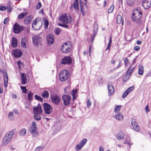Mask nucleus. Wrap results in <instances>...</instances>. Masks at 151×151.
<instances>
[{"mask_svg": "<svg viewBox=\"0 0 151 151\" xmlns=\"http://www.w3.org/2000/svg\"><path fill=\"white\" fill-rule=\"evenodd\" d=\"M142 13L141 9L139 7H137L133 11L132 19L134 22L137 23L138 26H140L142 24V20L141 19L142 16Z\"/></svg>", "mask_w": 151, "mask_h": 151, "instance_id": "nucleus-1", "label": "nucleus"}, {"mask_svg": "<svg viewBox=\"0 0 151 151\" xmlns=\"http://www.w3.org/2000/svg\"><path fill=\"white\" fill-rule=\"evenodd\" d=\"M72 46L69 42H65L63 44L61 47L62 51L64 53H67L71 50Z\"/></svg>", "mask_w": 151, "mask_h": 151, "instance_id": "nucleus-2", "label": "nucleus"}, {"mask_svg": "<svg viewBox=\"0 0 151 151\" xmlns=\"http://www.w3.org/2000/svg\"><path fill=\"white\" fill-rule=\"evenodd\" d=\"M13 134V132H8L6 134L3 139V145H5L9 142L12 137Z\"/></svg>", "mask_w": 151, "mask_h": 151, "instance_id": "nucleus-3", "label": "nucleus"}, {"mask_svg": "<svg viewBox=\"0 0 151 151\" xmlns=\"http://www.w3.org/2000/svg\"><path fill=\"white\" fill-rule=\"evenodd\" d=\"M69 72L67 70H63L60 72L59 75L60 80L63 81L66 80L68 77Z\"/></svg>", "mask_w": 151, "mask_h": 151, "instance_id": "nucleus-4", "label": "nucleus"}, {"mask_svg": "<svg viewBox=\"0 0 151 151\" xmlns=\"http://www.w3.org/2000/svg\"><path fill=\"white\" fill-rule=\"evenodd\" d=\"M43 106L46 114H49L52 112V108L50 104L47 103H45L43 104Z\"/></svg>", "mask_w": 151, "mask_h": 151, "instance_id": "nucleus-5", "label": "nucleus"}, {"mask_svg": "<svg viewBox=\"0 0 151 151\" xmlns=\"http://www.w3.org/2000/svg\"><path fill=\"white\" fill-rule=\"evenodd\" d=\"M23 29V27L20 26L17 23H16L13 26V32L15 34L20 33Z\"/></svg>", "mask_w": 151, "mask_h": 151, "instance_id": "nucleus-6", "label": "nucleus"}, {"mask_svg": "<svg viewBox=\"0 0 151 151\" xmlns=\"http://www.w3.org/2000/svg\"><path fill=\"white\" fill-rule=\"evenodd\" d=\"M51 99L52 103L56 105H58L60 102L59 97L56 94H54L51 96Z\"/></svg>", "mask_w": 151, "mask_h": 151, "instance_id": "nucleus-7", "label": "nucleus"}, {"mask_svg": "<svg viewBox=\"0 0 151 151\" xmlns=\"http://www.w3.org/2000/svg\"><path fill=\"white\" fill-rule=\"evenodd\" d=\"M108 93L109 96H112L114 93V89L113 86L112 85V82H109L108 83Z\"/></svg>", "mask_w": 151, "mask_h": 151, "instance_id": "nucleus-8", "label": "nucleus"}, {"mask_svg": "<svg viewBox=\"0 0 151 151\" xmlns=\"http://www.w3.org/2000/svg\"><path fill=\"white\" fill-rule=\"evenodd\" d=\"M62 98L65 106H67L69 104L71 99V97L70 96L64 95L63 96Z\"/></svg>", "mask_w": 151, "mask_h": 151, "instance_id": "nucleus-9", "label": "nucleus"}, {"mask_svg": "<svg viewBox=\"0 0 151 151\" xmlns=\"http://www.w3.org/2000/svg\"><path fill=\"white\" fill-rule=\"evenodd\" d=\"M12 54L16 58L21 57L22 55V52L19 49H14L12 51Z\"/></svg>", "mask_w": 151, "mask_h": 151, "instance_id": "nucleus-10", "label": "nucleus"}, {"mask_svg": "<svg viewBox=\"0 0 151 151\" xmlns=\"http://www.w3.org/2000/svg\"><path fill=\"white\" fill-rule=\"evenodd\" d=\"M72 59L69 56H65L61 60V63L63 64H70L72 63Z\"/></svg>", "mask_w": 151, "mask_h": 151, "instance_id": "nucleus-11", "label": "nucleus"}, {"mask_svg": "<svg viewBox=\"0 0 151 151\" xmlns=\"http://www.w3.org/2000/svg\"><path fill=\"white\" fill-rule=\"evenodd\" d=\"M68 17L66 14H62L60 17L59 20L61 22L65 24H68Z\"/></svg>", "mask_w": 151, "mask_h": 151, "instance_id": "nucleus-12", "label": "nucleus"}, {"mask_svg": "<svg viewBox=\"0 0 151 151\" xmlns=\"http://www.w3.org/2000/svg\"><path fill=\"white\" fill-rule=\"evenodd\" d=\"M142 5L145 9H147L151 6V0H144Z\"/></svg>", "mask_w": 151, "mask_h": 151, "instance_id": "nucleus-13", "label": "nucleus"}, {"mask_svg": "<svg viewBox=\"0 0 151 151\" xmlns=\"http://www.w3.org/2000/svg\"><path fill=\"white\" fill-rule=\"evenodd\" d=\"M47 40L49 45H51L53 44L54 42V36L52 35H48L47 36Z\"/></svg>", "mask_w": 151, "mask_h": 151, "instance_id": "nucleus-14", "label": "nucleus"}, {"mask_svg": "<svg viewBox=\"0 0 151 151\" xmlns=\"http://www.w3.org/2000/svg\"><path fill=\"white\" fill-rule=\"evenodd\" d=\"M33 111L34 113H37L41 114L42 113V111L41 108V106L40 105V104H38L36 107L33 108Z\"/></svg>", "mask_w": 151, "mask_h": 151, "instance_id": "nucleus-15", "label": "nucleus"}, {"mask_svg": "<svg viewBox=\"0 0 151 151\" xmlns=\"http://www.w3.org/2000/svg\"><path fill=\"white\" fill-rule=\"evenodd\" d=\"M3 76L4 77V86L6 88L7 86L8 77L7 76V72L6 71L5 72L3 70Z\"/></svg>", "mask_w": 151, "mask_h": 151, "instance_id": "nucleus-16", "label": "nucleus"}, {"mask_svg": "<svg viewBox=\"0 0 151 151\" xmlns=\"http://www.w3.org/2000/svg\"><path fill=\"white\" fill-rule=\"evenodd\" d=\"M21 80H22V85H25L27 83V78L25 74L24 73L21 74Z\"/></svg>", "mask_w": 151, "mask_h": 151, "instance_id": "nucleus-17", "label": "nucleus"}, {"mask_svg": "<svg viewBox=\"0 0 151 151\" xmlns=\"http://www.w3.org/2000/svg\"><path fill=\"white\" fill-rule=\"evenodd\" d=\"M11 45L12 47L16 48L17 46V39L14 37H12L11 42Z\"/></svg>", "mask_w": 151, "mask_h": 151, "instance_id": "nucleus-18", "label": "nucleus"}, {"mask_svg": "<svg viewBox=\"0 0 151 151\" xmlns=\"http://www.w3.org/2000/svg\"><path fill=\"white\" fill-rule=\"evenodd\" d=\"M32 19L31 15H29L25 18L24 20V23L27 24H30Z\"/></svg>", "mask_w": 151, "mask_h": 151, "instance_id": "nucleus-19", "label": "nucleus"}, {"mask_svg": "<svg viewBox=\"0 0 151 151\" xmlns=\"http://www.w3.org/2000/svg\"><path fill=\"white\" fill-rule=\"evenodd\" d=\"M114 117L117 120L121 121L122 119L123 116L119 112L117 114L114 115Z\"/></svg>", "mask_w": 151, "mask_h": 151, "instance_id": "nucleus-20", "label": "nucleus"}, {"mask_svg": "<svg viewBox=\"0 0 151 151\" xmlns=\"http://www.w3.org/2000/svg\"><path fill=\"white\" fill-rule=\"evenodd\" d=\"M27 40L25 37L22 38L21 40V45L23 48L26 47Z\"/></svg>", "mask_w": 151, "mask_h": 151, "instance_id": "nucleus-21", "label": "nucleus"}, {"mask_svg": "<svg viewBox=\"0 0 151 151\" xmlns=\"http://www.w3.org/2000/svg\"><path fill=\"white\" fill-rule=\"evenodd\" d=\"M144 72V68L142 65H139L138 70V74L140 75H143Z\"/></svg>", "mask_w": 151, "mask_h": 151, "instance_id": "nucleus-22", "label": "nucleus"}, {"mask_svg": "<svg viewBox=\"0 0 151 151\" xmlns=\"http://www.w3.org/2000/svg\"><path fill=\"white\" fill-rule=\"evenodd\" d=\"M124 134L123 133H118L116 135V137L118 140H121L124 138Z\"/></svg>", "mask_w": 151, "mask_h": 151, "instance_id": "nucleus-23", "label": "nucleus"}, {"mask_svg": "<svg viewBox=\"0 0 151 151\" xmlns=\"http://www.w3.org/2000/svg\"><path fill=\"white\" fill-rule=\"evenodd\" d=\"M84 5L83 4H82L81 1L80 2V6L81 10V12L83 16L85 15V12L83 9Z\"/></svg>", "mask_w": 151, "mask_h": 151, "instance_id": "nucleus-24", "label": "nucleus"}, {"mask_svg": "<svg viewBox=\"0 0 151 151\" xmlns=\"http://www.w3.org/2000/svg\"><path fill=\"white\" fill-rule=\"evenodd\" d=\"M34 118L36 120L39 121L41 119V117L39 116L41 114H40L39 113H38L36 112L34 113Z\"/></svg>", "mask_w": 151, "mask_h": 151, "instance_id": "nucleus-25", "label": "nucleus"}, {"mask_svg": "<svg viewBox=\"0 0 151 151\" xmlns=\"http://www.w3.org/2000/svg\"><path fill=\"white\" fill-rule=\"evenodd\" d=\"M116 22L118 24H121L123 23V20L122 19V16L120 15H118L117 17Z\"/></svg>", "mask_w": 151, "mask_h": 151, "instance_id": "nucleus-26", "label": "nucleus"}, {"mask_svg": "<svg viewBox=\"0 0 151 151\" xmlns=\"http://www.w3.org/2000/svg\"><path fill=\"white\" fill-rule=\"evenodd\" d=\"M131 65L130 66V67H129V68L128 69V70H127V74H128V75L129 76H130L131 75V74H132V73L133 71L135 68V67H133L132 68L130 69V68H131Z\"/></svg>", "mask_w": 151, "mask_h": 151, "instance_id": "nucleus-27", "label": "nucleus"}, {"mask_svg": "<svg viewBox=\"0 0 151 151\" xmlns=\"http://www.w3.org/2000/svg\"><path fill=\"white\" fill-rule=\"evenodd\" d=\"M42 96L44 98H47L49 97V93L47 91H44L42 94Z\"/></svg>", "mask_w": 151, "mask_h": 151, "instance_id": "nucleus-28", "label": "nucleus"}, {"mask_svg": "<svg viewBox=\"0 0 151 151\" xmlns=\"http://www.w3.org/2000/svg\"><path fill=\"white\" fill-rule=\"evenodd\" d=\"M33 93H32L30 91H29V92L28 93L27 95V98L28 99L29 101H32L33 99Z\"/></svg>", "mask_w": 151, "mask_h": 151, "instance_id": "nucleus-29", "label": "nucleus"}, {"mask_svg": "<svg viewBox=\"0 0 151 151\" xmlns=\"http://www.w3.org/2000/svg\"><path fill=\"white\" fill-rule=\"evenodd\" d=\"M98 29V28L97 25L95 24L94 26V30L93 31V35H92L96 36L97 33Z\"/></svg>", "mask_w": 151, "mask_h": 151, "instance_id": "nucleus-30", "label": "nucleus"}, {"mask_svg": "<svg viewBox=\"0 0 151 151\" xmlns=\"http://www.w3.org/2000/svg\"><path fill=\"white\" fill-rule=\"evenodd\" d=\"M8 118L10 120L14 119V116L13 113L11 111L9 112L8 114Z\"/></svg>", "mask_w": 151, "mask_h": 151, "instance_id": "nucleus-31", "label": "nucleus"}, {"mask_svg": "<svg viewBox=\"0 0 151 151\" xmlns=\"http://www.w3.org/2000/svg\"><path fill=\"white\" fill-rule=\"evenodd\" d=\"M45 19L43 20L44 22V28L45 29H47L48 27L49 22L45 18Z\"/></svg>", "mask_w": 151, "mask_h": 151, "instance_id": "nucleus-32", "label": "nucleus"}, {"mask_svg": "<svg viewBox=\"0 0 151 151\" xmlns=\"http://www.w3.org/2000/svg\"><path fill=\"white\" fill-rule=\"evenodd\" d=\"M41 40V38L39 39H37V40H33V44L37 46L38 45L39 43H40Z\"/></svg>", "mask_w": 151, "mask_h": 151, "instance_id": "nucleus-33", "label": "nucleus"}, {"mask_svg": "<svg viewBox=\"0 0 151 151\" xmlns=\"http://www.w3.org/2000/svg\"><path fill=\"white\" fill-rule=\"evenodd\" d=\"M27 132L26 130L25 129H22L20 132V135L21 136L25 135Z\"/></svg>", "mask_w": 151, "mask_h": 151, "instance_id": "nucleus-34", "label": "nucleus"}, {"mask_svg": "<svg viewBox=\"0 0 151 151\" xmlns=\"http://www.w3.org/2000/svg\"><path fill=\"white\" fill-rule=\"evenodd\" d=\"M73 6L75 10L77 11L79 10L78 3H73Z\"/></svg>", "mask_w": 151, "mask_h": 151, "instance_id": "nucleus-35", "label": "nucleus"}, {"mask_svg": "<svg viewBox=\"0 0 151 151\" xmlns=\"http://www.w3.org/2000/svg\"><path fill=\"white\" fill-rule=\"evenodd\" d=\"M87 141L86 139H84L80 142L79 144H80L82 147H83L87 142Z\"/></svg>", "mask_w": 151, "mask_h": 151, "instance_id": "nucleus-36", "label": "nucleus"}, {"mask_svg": "<svg viewBox=\"0 0 151 151\" xmlns=\"http://www.w3.org/2000/svg\"><path fill=\"white\" fill-rule=\"evenodd\" d=\"M35 98L36 100L39 101L41 102H42L43 101V99L40 96H39L37 95H35Z\"/></svg>", "mask_w": 151, "mask_h": 151, "instance_id": "nucleus-37", "label": "nucleus"}, {"mask_svg": "<svg viewBox=\"0 0 151 151\" xmlns=\"http://www.w3.org/2000/svg\"><path fill=\"white\" fill-rule=\"evenodd\" d=\"M27 14V12L22 13L19 15L18 18L19 19H22Z\"/></svg>", "mask_w": 151, "mask_h": 151, "instance_id": "nucleus-38", "label": "nucleus"}, {"mask_svg": "<svg viewBox=\"0 0 151 151\" xmlns=\"http://www.w3.org/2000/svg\"><path fill=\"white\" fill-rule=\"evenodd\" d=\"M134 129L136 131H138L139 129V126L138 124L137 125L134 124V125H132Z\"/></svg>", "mask_w": 151, "mask_h": 151, "instance_id": "nucleus-39", "label": "nucleus"}, {"mask_svg": "<svg viewBox=\"0 0 151 151\" xmlns=\"http://www.w3.org/2000/svg\"><path fill=\"white\" fill-rule=\"evenodd\" d=\"M130 139L129 137H127L126 139V141L124 142V144H127L129 145H131L132 144L129 141V139Z\"/></svg>", "mask_w": 151, "mask_h": 151, "instance_id": "nucleus-40", "label": "nucleus"}, {"mask_svg": "<svg viewBox=\"0 0 151 151\" xmlns=\"http://www.w3.org/2000/svg\"><path fill=\"white\" fill-rule=\"evenodd\" d=\"M37 128H34L32 127H30V132L31 134H34L35 132L36 133Z\"/></svg>", "mask_w": 151, "mask_h": 151, "instance_id": "nucleus-41", "label": "nucleus"}, {"mask_svg": "<svg viewBox=\"0 0 151 151\" xmlns=\"http://www.w3.org/2000/svg\"><path fill=\"white\" fill-rule=\"evenodd\" d=\"M80 144H79L77 145L76 147V151H79L83 147Z\"/></svg>", "mask_w": 151, "mask_h": 151, "instance_id": "nucleus-42", "label": "nucleus"}, {"mask_svg": "<svg viewBox=\"0 0 151 151\" xmlns=\"http://www.w3.org/2000/svg\"><path fill=\"white\" fill-rule=\"evenodd\" d=\"M127 4L130 6H132L133 4V0H127Z\"/></svg>", "mask_w": 151, "mask_h": 151, "instance_id": "nucleus-43", "label": "nucleus"}, {"mask_svg": "<svg viewBox=\"0 0 151 151\" xmlns=\"http://www.w3.org/2000/svg\"><path fill=\"white\" fill-rule=\"evenodd\" d=\"M114 8V5L111 6L108 9V12L109 13L112 12Z\"/></svg>", "mask_w": 151, "mask_h": 151, "instance_id": "nucleus-44", "label": "nucleus"}, {"mask_svg": "<svg viewBox=\"0 0 151 151\" xmlns=\"http://www.w3.org/2000/svg\"><path fill=\"white\" fill-rule=\"evenodd\" d=\"M21 88L22 90L23 93H26L27 92V89L25 86H21Z\"/></svg>", "mask_w": 151, "mask_h": 151, "instance_id": "nucleus-45", "label": "nucleus"}, {"mask_svg": "<svg viewBox=\"0 0 151 151\" xmlns=\"http://www.w3.org/2000/svg\"><path fill=\"white\" fill-rule=\"evenodd\" d=\"M121 106L116 105L114 108V111L115 112H118V111H119L121 109Z\"/></svg>", "mask_w": 151, "mask_h": 151, "instance_id": "nucleus-46", "label": "nucleus"}, {"mask_svg": "<svg viewBox=\"0 0 151 151\" xmlns=\"http://www.w3.org/2000/svg\"><path fill=\"white\" fill-rule=\"evenodd\" d=\"M131 123L132 125H134V124L137 125L138 124L136 122V119H131Z\"/></svg>", "mask_w": 151, "mask_h": 151, "instance_id": "nucleus-47", "label": "nucleus"}, {"mask_svg": "<svg viewBox=\"0 0 151 151\" xmlns=\"http://www.w3.org/2000/svg\"><path fill=\"white\" fill-rule=\"evenodd\" d=\"M129 93L128 92V91H127V90H126L123 94L122 97L123 98H125Z\"/></svg>", "mask_w": 151, "mask_h": 151, "instance_id": "nucleus-48", "label": "nucleus"}, {"mask_svg": "<svg viewBox=\"0 0 151 151\" xmlns=\"http://www.w3.org/2000/svg\"><path fill=\"white\" fill-rule=\"evenodd\" d=\"M42 4L40 2H38L36 6V8L37 10L39 9L41 7Z\"/></svg>", "mask_w": 151, "mask_h": 151, "instance_id": "nucleus-49", "label": "nucleus"}, {"mask_svg": "<svg viewBox=\"0 0 151 151\" xmlns=\"http://www.w3.org/2000/svg\"><path fill=\"white\" fill-rule=\"evenodd\" d=\"M77 92V89L75 90L73 89L72 91V93H71V94L73 96V98H74V96L76 94Z\"/></svg>", "mask_w": 151, "mask_h": 151, "instance_id": "nucleus-50", "label": "nucleus"}, {"mask_svg": "<svg viewBox=\"0 0 151 151\" xmlns=\"http://www.w3.org/2000/svg\"><path fill=\"white\" fill-rule=\"evenodd\" d=\"M7 6H1L0 7V10L2 11H4L6 10L7 9Z\"/></svg>", "mask_w": 151, "mask_h": 151, "instance_id": "nucleus-51", "label": "nucleus"}, {"mask_svg": "<svg viewBox=\"0 0 151 151\" xmlns=\"http://www.w3.org/2000/svg\"><path fill=\"white\" fill-rule=\"evenodd\" d=\"M134 88V86H132L129 87L127 90V91H128L129 93L131 91H132Z\"/></svg>", "mask_w": 151, "mask_h": 151, "instance_id": "nucleus-52", "label": "nucleus"}, {"mask_svg": "<svg viewBox=\"0 0 151 151\" xmlns=\"http://www.w3.org/2000/svg\"><path fill=\"white\" fill-rule=\"evenodd\" d=\"M41 38L39 35H35L33 38H32V41L37 40Z\"/></svg>", "mask_w": 151, "mask_h": 151, "instance_id": "nucleus-53", "label": "nucleus"}, {"mask_svg": "<svg viewBox=\"0 0 151 151\" xmlns=\"http://www.w3.org/2000/svg\"><path fill=\"white\" fill-rule=\"evenodd\" d=\"M60 29L58 28H57L55 30V33L57 35H58L60 34Z\"/></svg>", "mask_w": 151, "mask_h": 151, "instance_id": "nucleus-54", "label": "nucleus"}, {"mask_svg": "<svg viewBox=\"0 0 151 151\" xmlns=\"http://www.w3.org/2000/svg\"><path fill=\"white\" fill-rule=\"evenodd\" d=\"M37 19H35L33 22L32 24V27L33 28H35V27L34 26V25H36L37 24Z\"/></svg>", "mask_w": 151, "mask_h": 151, "instance_id": "nucleus-55", "label": "nucleus"}, {"mask_svg": "<svg viewBox=\"0 0 151 151\" xmlns=\"http://www.w3.org/2000/svg\"><path fill=\"white\" fill-rule=\"evenodd\" d=\"M31 127H34V128H37V124L35 122H32V126Z\"/></svg>", "mask_w": 151, "mask_h": 151, "instance_id": "nucleus-56", "label": "nucleus"}, {"mask_svg": "<svg viewBox=\"0 0 151 151\" xmlns=\"http://www.w3.org/2000/svg\"><path fill=\"white\" fill-rule=\"evenodd\" d=\"M73 18L70 16H69L68 17V24L71 23L73 22Z\"/></svg>", "mask_w": 151, "mask_h": 151, "instance_id": "nucleus-57", "label": "nucleus"}, {"mask_svg": "<svg viewBox=\"0 0 151 151\" xmlns=\"http://www.w3.org/2000/svg\"><path fill=\"white\" fill-rule=\"evenodd\" d=\"M9 18H5L4 21L3 23L4 24H6L9 21Z\"/></svg>", "mask_w": 151, "mask_h": 151, "instance_id": "nucleus-58", "label": "nucleus"}, {"mask_svg": "<svg viewBox=\"0 0 151 151\" xmlns=\"http://www.w3.org/2000/svg\"><path fill=\"white\" fill-rule=\"evenodd\" d=\"M124 63L125 64V65L126 66L127 65V64L129 63V59L127 58H126L124 61Z\"/></svg>", "mask_w": 151, "mask_h": 151, "instance_id": "nucleus-59", "label": "nucleus"}, {"mask_svg": "<svg viewBox=\"0 0 151 151\" xmlns=\"http://www.w3.org/2000/svg\"><path fill=\"white\" fill-rule=\"evenodd\" d=\"M122 65V62L120 60H119V64L118 65L116 69H118L119 68H120Z\"/></svg>", "mask_w": 151, "mask_h": 151, "instance_id": "nucleus-60", "label": "nucleus"}, {"mask_svg": "<svg viewBox=\"0 0 151 151\" xmlns=\"http://www.w3.org/2000/svg\"><path fill=\"white\" fill-rule=\"evenodd\" d=\"M87 106L88 108H89L91 105V103L90 102L89 99H88L87 101Z\"/></svg>", "mask_w": 151, "mask_h": 151, "instance_id": "nucleus-61", "label": "nucleus"}, {"mask_svg": "<svg viewBox=\"0 0 151 151\" xmlns=\"http://www.w3.org/2000/svg\"><path fill=\"white\" fill-rule=\"evenodd\" d=\"M138 56H136L135 57V58L133 60H132V62L131 65L132 64H134V63H135L136 62V59L137 57Z\"/></svg>", "mask_w": 151, "mask_h": 151, "instance_id": "nucleus-62", "label": "nucleus"}, {"mask_svg": "<svg viewBox=\"0 0 151 151\" xmlns=\"http://www.w3.org/2000/svg\"><path fill=\"white\" fill-rule=\"evenodd\" d=\"M148 109V105H147L146 106V107L145 108V109L146 110V111L147 113L148 112L150 111V110Z\"/></svg>", "mask_w": 151, "mask_h": 151, "instance_id": "nucleus-63", "label": "nucleus"}, {"mask_svg": "<svg viewBox=\"0 0 151 151\" xmlns=\"http://www.w3.org/2000/svg\"><path fill=\"white\" fill-rule=\"evenodd\" d=\"M95 37V36H94L92 35L91 36V43H93L94 40V38Z\"/></svg>", "mask_w": 151, "mask_h": 151, "instance_id": "nucleus-64", "label": "nucleus"}]
</instances>
